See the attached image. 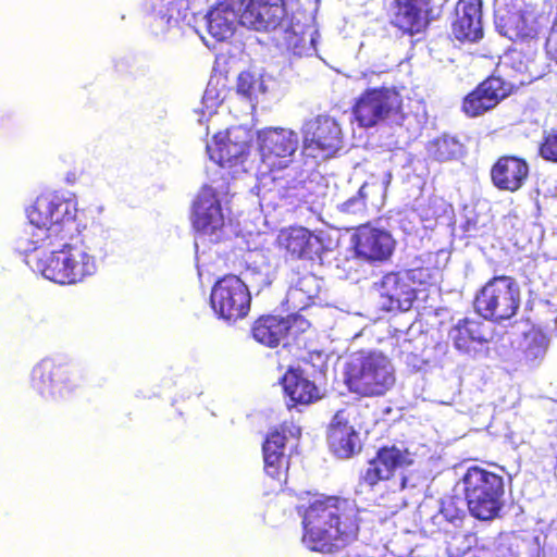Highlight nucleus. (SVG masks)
I'll return each instance as SVG.
<instances>
[{"mask_svg":"<svg viewBox=\"0 0 557 557\" xmlns=\"http://www.w3.org/2000/svg\"><path fill=\"white\" fill-rule=\"evenodd\" d=\"M301 518V542L311 552L335 554L357 541L360 509L356 500L336 494L313 493L297 507Z\"/></svg>","mask_w":557,"mask_h":557,"instance_id":"nucleus-1","label":"nucleus"},{"mask_svg":"<svg viewBox=\"0 0 557 557\" xmlns=\"http://www.w3.org/2000/svg\"><path fill=\"white\" fill-rule=\"evenodd\" d=\"M27 219L42 235H35L36 245L55 240L61 236L81 233L76 221L77 207L74 201L57 193L40 194L27 209Z\"/></svg>","mask_w":557,"mask_h":557,"instance_id":"nucleus-2","label":"nucleus"},{"mask_svg":"<svg viewBox=\"0 0 557 557\" xmlns=\"http://www.w3.org/2000/svg\"><path fill=\"white\" fill-rule=\"evenodd\" d=\"M395 370L382 352L359 351L345 367V384L360 397L383 396L395 384Z\"/></svg>","mask_w":557,"mask_h":557,"instance_id":"nucleus-3","label":"nucleus"},{"mask_svg":"<svg viewBox=\"0 0 557 557\" xmlns=\"http://www.w3.org/2000/svg\"><path fill=\"white\" fill-rule=\"evenodd\" d=\"M462 492L469 513L480 521H492L504 507V478L479 466H471L462 475Z\"/></svg>","mask_w":557,"mask_h":557,"instance_id":"nucleus-4","label":"nucleus"},{"mask_svg":"<svg viewBox=\"0 0 557 557\" xmlns=\"http://www.w3.org/2000/svg\"><path fill=\"white\" fill-rule=\"evenodd\" d=\"M521 300V287L515 277L495 275L478 289L473 298V308L482 319L503 323L518 313Z\"/></svg>","mask_w":557,"mask_h":557,"instance_id":"nucleus-5","label":"nucleus"},{"mask_svg":"<svg viewBox=\"0 0 557 557\" xmlns=\"http://www.w3.org/2000/svg\"><path fill=\"white\" fill-rule=\"evenodd\" d=\"M531 74L525 71L519 77L507 79L493 73L480 82L461 100L460 110L469 119L483 116L495 110L504 100L513 95L520 86L531 83Z\"/></svg>","mask_w":557,"mask_h":557,"instance_id":"nucleus-6","label":"nucleus"},{"mask_svg":"<svg viewBox=\"0 0 557 557\" xmlns=\"http://www.w3.org/2000/svg\"><path fill=\"white\" fill-rule=\"evenodd\" d=\"M403 97L394 87H373L363 90L351 107L359 127L372 128L381 122L401 115Z\"/></svg>","mask_w":557,"mask_h":557,"instance_id":"nucleus-7","label":"nucleus"},{"mask_svg":"<svg viewBox=\"0 0 557 557\" xmlns=\"http://www.w3.org/2000/svg\"><path fill=\"white\" fill-rule=\"evenodd\" d=\"M84 376L78 372H71L65 366L52 361H41L32 374L34 388L42 396L53 399H71L81 388Z\"/></svg>","mask_w":557,"mask_h":557,"instance_id":"nucleus-8","label":"nucleus"},{"mask_svg":"<svg viewBox=\"0 0 557 557\" xmlns=\"http://www.w3.org/2000/svg\"><path fill=\"white\" fill-rule=\"evenodd\" d=\"M341 144L342 129L334 117L321 114L304 124L302 152L307 157H332L341 148Z\"/></svg>","mask_w":557,"mask_h":557,"instance_id":"nucleus-9","label":"nucleus"},{"mask_svg":"<svg viewBox=\"0 0 557 557\" xmlns=\"http://www.w3.org/2000/svg\"><path fill=\"white\" fill-rule=\"evenodd\" d=\"M261 161L269 170L287 166L297 151L299 139L296 132L282 127H269L257 132Z\"/></svg>","mask_w":557,"mask_h":557,"instance_id":"nucleus-10","label":"nucleus"},{"mask_svg":"<svg viewBox=\"0 0 557 557\" xmlns=\"http://www.w3.org/2000/svg\"><path fill=\"white\" fill-rule=\"evenodd\" d=\"M413 463L411 454L406 447L395 444L381 446L374 457L368 461V466L361 473L359 484L373 490L380 482L395 478L400 469Z\"/></svg>","mask_w":557,"mask_h":557,"instance_id":"nucleus-11","label":"nucleus"},{"mask_svg":"<svg viewBox=\"0 0 557 557\" xmlns=\"http://www.w3.org/2000/svg\"><path fill=\"white\" fill-rule=\"evenodd\" d=\"M356 408L347 406L337 410L326 430L329 449L341 459H348L361 450L358 431L351 423Z\"/></svg>","mask_w":557,"mask_h":557,"instance_id":"nucleus-12","label":"nucleus"},{"mask_svg":"<svg viewBox=\"0 0 557 557\" xmlns=\"http://www.w3.org/2000/svg\"><path fill=\"white\" fill-rule=\"evenodd\" d=\"M417 299L413 270L386 273L380 282L381 308L385 311H408Z\"/></svg>","mask_w":557,"mask_h":557,"instance_id":"nucleus-13","label":"nucleus"},{"mask_svg":"<svg viewBox=\"0 0 557 557\" xmlns=\"http://www.w3.org/2000/svg\"><path fill=\"white\" fill-rule=\"evenodd\" d=\"M432 0H393L389 23L403 35L424 32L432 20Z\"/></svg>","mask_w":557,"mask_h":557,"instance_id":"nucleus-14","label":"nucleus"},{"mask_svg":"<svg viewBox=\"0 0 557 557\" xmlns=\"http://www.w3.org/2000/svg\"><path fill=\"white\" fill-rule=\"evenodd\" d=\"M190 221L196 233L213 235L224 226V215L216 190L203 185L197 193L193 205Z\"/></svg>","mask_w":557,"mask_h":557,"instance_id":"nucleus-15","label":"nucleus"},{"mask_svg":"<svg viewBox=\"0 0 557 557\" xmlns=\"http://www.w3.org/2000/svg\"><path fill=\"white\" fill-rule=\"evenodd\" d=\"M211 305L220 318L230 324L244 317V282L235 275H225L211 292Z\"/></svg>","mask_w":557,"mask_h":557,"instance_id":"nucleus-16","label":"nucleus"},{"mask_svg":"<svg viewBox=\"0 0 557 557\" xmlns=\"http://www.w3.org/2000/svg\"><path fill=\"white\" fill-rule=\"evenodd\" d=\"M79 233L72 234L71 236H61L55 240L40 243L34 247L35 250L40 248H51L49 255L37 257L35 268L47 280L60 284L70 285L69 278V256L67 244L69 240L78 239Z\"/></svg>","mask_w":557,"mask_h":557,"instance_id":"nucleus-17","label":"nucleus"},{"mask_svg":"<svg viewBox=\"0 0 557 557\" xmlns=\"http://www.w3.org/2000/svg\"><path fill=\"white\" fill-rule=\"evenodd\" d=\"M352 242L356 256L368 262L388 260L395 248V240L388 232L368 224L356 228Z\"/></svg>","mask_w":557,"mask_h":557,"instance_id":"nucleus-18","label":"nucleus"},{"mask_svg":"<svg viewBox=\"0 0 557 557\" xmlns=\"http://www.w3.org/2000/svg\"><path fill=\"white\" fill-rule=\"evenodd\" d=\"M530 176L528 161L516 154L499 156L490 169L493 186L500 191L516 193L520 190Z\"/></svg>","mask_w":557,"mask_h":557,"instance_id":"nucleus-19","label":"nucleus"},{"mask_svg":"<svg viewBox=\"0 0 557 557\" xmlns=\"http://www.w3.org/2000/svg\"><path fill=\"white\" fill-rule=\"evenodd\" d=\"M451 34L461 44H474L483 38L482 0L457 1Z\"/></svg>","mask_w":557,"mask_h":557,"instance_id":"nucleus-20","label":"nucleus"},{"mask_svg":"<svg viewBox=\"0 0 557 557\" xmlns=\"http://www.w3.org/2000/svg\"><path fill=\"white\" fill-rule=\"evenodd\" d=\"M448 337L455 349L461 354L474 355L493 341L484 322L463 318L457 321L448 332Z\"/></svg>","mask_w":557,"mask_h":557,"instance_id":"nucleus-21","label":"nucleus"},{"mask_svg":"<svg viewBox=\"0 0 557 557\" xmlns=\"http://www.w3.org/2000/svg\"><path fill=\"white\" fill-rule=\"evenodd\" d=\"M286 0H248L246 27L257 32H271L287 21Z\"/></svg>","mask_w":557,"mask_h":557,"instance_id":"nucleus-22","label":"nucleus"},{"mask_svg":"<svg viewBox=\"0 0 557 557\" xmlns=\"http://www.w3.org/2000/svg\"><path fill=\"white\" fill-rule=\"evenodd\" d=\"M209 158L222 168H233L243 163L244 141L235 129L219 132L207 145Z\"/></svg>","mask_w":557,"mask_h":557,"instance_id":"nucleus-23","label":"nucleus"},{"mask_svg":"<svg viewBox=\"0 0 557 557\" xmlns=\"http://www.w3.org/2000/svg\"><path fill=\"white\" fill-rule=\"evenodd\" d=\"M281 382L285 395L289 398L288 408L308 406L322 398L319 387L306 377L300 369L289 368Z\"/></svg>","mask_w":557,"mask_h":557,"instance_id":"nucleus-24","label":"nucleus"},{"mask_svg":"<svg viewBox=\"0 0 557 557\" xmlns=\"http://www.w3.org/2000/svg\"><path fill=\"white\" fill-rule=\"evenodd\" d=\"M277 244L293 259H312L320 239L306 227L290 226L280 231Z\"/></svg>","mask_w":557,"mask_h":557,"instance_id":"nucleus-25","label":"nucleus"},{"mask_svg":"<svg viewBox=\"0 0 557 557\" xmlns=\"http://www.w3.org/2000/svg\"><path fill=\"white\" fill-rule=\"evenodd\" d=\"M69 278L70 285H76L92 276L97 271L96 258L89 253L87 247L83 244L81 236L78 239L69 240Z\"/></svg>","mask_w":557,"mask_h":557,"instance_id":"nucleus-26","label":"nucleus"},{"mask_svg":"<svg viewBox=\"0 0 557 557\" xmlns=\"http://www.w3.org/2000/svg\"><path fill=\"white\" fill-rule=\"evenodd\" d=\"M290 329L288 319L276 315H262L251 327L252 337L268 347H276L284 339Z\"/></svg>","mask_w":557,"mask_h":557,"instance_id":"nucleus-27","label":"nucleus"},{"mask_svg":"<svg viewBox=\"0 0 557 557\" xmlns=\"http://www.w3.org/2000/svg\"><path fill=\"white\" fill-rule=\"evenodd\" d=\"M301 428L294 419L284 420L272 428L262 443V453L286 454V444L290 440H299Z\"/></svg>","mask_w":557,"mask_h":557,"instance_id":"nucleus-28","label":"nucleus"},{"mask_svg":"<svg viewBox=\"0 0 557 557\" xmlns=\"http://www.w3.org/2000/svg\"><path fill=\"white\" fill-rule=\"evenodd\" d=\"M242 23V15L226 5L209 13L207 28L213 38L223 41L231 38Z\"/></svg>","mask_w":557,"mask_h":557,"instance_id":"nucleus-29","label":"nucleus"},{"mask_svg":"<svg viewBox=\"0 0 557 557\" xmlns=\"http://www.w3.org/2000/svg\"><path fill=\"white\" fill-rule=\"evenodd\" d=\"M428 153L437 162H447L462 154V145L454 137L441 136L429 143Z\"/></svg>","mask_w":557,"mask_h":557,"instance_id":"nucleus-30","label":"nucleus"},{"mask_svg":"<svg viewBox=\"0 0 557 557\" xmlns=\"http://www.w3.org/2000/svg\"><path fill=\"white\" fill-rule=\"evenodd\" d=\"M181 17V9L173 1L162 3L160 8L150 14V27L154 35L163 33L171 27L172 22Z\"/></svg>","mask_w":557,"mask_h":557,"instance_id":"nucleus-31","label":"nucleus"},{"mask_svg":"<svg viewBox=\"0 0 557 557\" xmlns=\"http://www.w3.org/2000/svg\"><path fill=\"white\" fill-rule=\"evenodd\" d=\"M242 54L243 51L236 47L234 51L220 53L216 58L218 66L224 72L225 76L234 74L237 78L236 91L244 94V70H242Z\"/></svg>","mask_w":557,"mask_h":557,"instance_id":"nucleus-32","label":"nucleus"},{"mask_svg":"<svg viewBox=\"0 0 557 557\" xmlns=\"http://www.w3.org/2000/svg\"><path fill=\"white\" fill-rule=\"evenodd\" d=\"M264 473L278 484L286 483L289 469L287 454L262 453Z\"/></svg>","mask_w":557,"mask_h":557,"instance_id":"nucleus-33","label":"nucleus"},{"mask_svg":"<svg viewBox=\"0 0 557 557\" xmlns=\"http://www.w3.org/2000/svg\"><path fill=\"white\" fill-rule=\"evenodd\" d=\"M320 282L312 273H307L298 278L294 294L300 298L302 302H311L318 298L320 294Z\"/></svg>","mask_w":557,"mask_h":557,"instance_id":"nucleus-34","label":"nucleus"},{"mask_svg":"<svg viewBox=\"0 0 557 557\" xmlns=\"http://www.w3.org/2000/svg\"><path fill=\"white\" fill-rule=\"evenodd\" d=\"M541 309H545V305L541 300H527L522 321L525 322V324L531 325L533 327H541L544 324V319L541 314Z\"/></svg>","mask_w":557,"mask_h":557,"instance_id":"nucleus-35","label":"nucleus"},{"mask_svg":"<svg viewBox=\"0 0 557 557\" xmlns=\"http://www.w3.org/2000/svg\"><path fill=\"white\" fill-rule=\"evenodd\" d=\"M539 153L543 159L557 163V131L553 129L544 136Z\"/></svg>","mask_w":557,"mask_h":557,"instance_id":"nucleus-36","label":"nucleus"},{"mask_svg":"<svg viewBox=\"0 0 557 557\" xmlns=\"http://www.w3.org/2000/svg\"><path fill=\"white\" fill-rule=\"evenodd\" d=\"M459 499L450 497L443 502L441 512L449 522L461 521L465 517V510L458 507Z\"/></svg>","mask_w":557,"mask_h":557,"instance_id":"nucleus-37","label":"nucleus"},{"mask_svg":"<svg viewBox=\"0 0 557 557\" xmlns=\"http://www.w3.org/2000/svg\"><path fill=\"white\" fill-rule=\"evenodd\" d=\"M285 36L284 40L286 46L289 49H293L295 53H301L302 47H304V38L301 35H299L293 27L292 24H288L287 27L284 30Z\"/></svg>","mask_w":557,"mask_h":557,"instance_id":"nucleus-38","label":"nucleus"},{"mask_svg":"<svg viewBox=\"0 0 557 557\" xmlns=\"http://www.w3.org/2000/svg\"><path fill=\"white\" fill-rule=\"evenodd\" d=\"M407 481H408L407 476L406 475H401V478H400V480L398 482V490L399 491H403V490H405L407 487Z\"/></svg>","mask_w":557,"mask_h":557,"instance_id":"nucleus-39","label":"nucleus"},{"mask_svg":"<svg viewBox=\"0 0 557 557\" xmlns=\"http://www.w3.org/2000/svg\"><path fill=\"white\" fill-rule=\"evenodd\" d=\"M357 201H358V199H357V198H351V199L347 200V201L344 203V206L346 207V210H348V208H349V206H350V205H352V203H355V202H357Z\"/></svg>","mask_w":557,"mask_h":557,"instance_id":"nucleus-40","label":"nucleus"},{"mask_svg":"<svg viewBox=\"0 0 557 557\" xmlns=\"http://www.w3.org/2000/svg\"><path fill=\"white\" fill-rule=\"evenodd\" d=\"M248 307H249V299L246 302V309H248Z\"/></svg>","mask_w":557,"mask_h":557,"instance_id":"nucleus-41","label":"nucleus"}]
</instances>
